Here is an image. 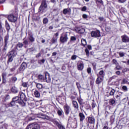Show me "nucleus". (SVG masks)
Here are the masks:
<instances>
[{"instance_id": "nucleus-4", "label": "nucleus", "mask_w": 129, "mask_h": 129, "mask_svg": "<svg viewBox=\"0 0 129 129\" xmlns=\"http://www.w3.org/2000/svg\"><path fill=\"white\" fill-rule=\"evenodd\" d=\"M17 53L16 50L13 49L8 52L7 56L8 57V59L7 61V64L9 65L10 63L12 62L14 60V57L17 56Z\"/></svg>"}, {"instance_id": "nucleus-22", "label": "nucleus", "mask_w": 129, "mask_h": 129, "mask_svg": "<svg viewBox=\"0 0 129 129\" xmlns=\"http://www.w3.org/2000/svg\"><path fill=\"white\" fill-rule=\"evenodd\" d=\"M5 26L7 32L9 33L10 30H11V26L10 25V24H9V22H8L7 20H6L5 21Z\"/></svg>"}, {"instance_id": "nucleus-26", "label": "nucleus", "mask_w": 129, "mask_h": 129, "mask_svg": "<svg viewBox=\"0 0 129 129\" xmlns=\"http://www.w3.org/2000/svg\"><path fill=\"white\" fill-rule=\"evenodd\" d=\"M68 13H71V9L70 8L64 9L63 10V15H67Z\"/></svg>"}, {"instance_id": "nucleus-25", "label": "nucleus", "mask_w": 129, "mask_h": 129, "mask_svg": "<svg viewBox=\"0 0 129 129\" xmlns=\"http://www.w3.org/2000/svg\"><path fill=\"white\" fill-rule=\"evenodd\" d=\"M29 43H30L29 40H28L27 39H25V40H24L22 44H23V46L24 47V48H27L28 47V45H29Z\"/></svg>"}, {"instance_id": "nucleus-58", "label": "nucleus", "mask_w": 129, "mask_h": 129, "mask_svg": "<svg viewBox=\"0 0 129 129\" xmlns=\"http://www.w3.org/2000/svg\"><path fill=\"white\" fill-rule=\"evenodd\" d=\"M2 78H7V73H3L2 74Z\"/></svg>"}, {"instance_id": "nucleus-42", "label": "nucleus", "mask_w": 129, "mask_h": 129, "mask_svg": "<svg viewBox=\"0 0 129 129\" xmlns=\"http://www.w3.org/2000/svg\"><path fill=\"white\" fill-rule=\"evenodd\" d=\"M123 84H129L128 81H127V80L126 79H123L122 80Z\"/></svg>"}, {"instance_id": "nucleus-60", "label": "nucleus", "mask_w": 129, "mask_h": 129, "mask_svg": "<svg viewBox=\"0 0 129 129\" xmlns=\"http://www.w3.org/2000/svg\"><path fill=\"white\" fill-rule=\"evenodd\" d=\"M115 68L117 70H120V66H119L118 64H116Z\"/></svg>"}, {"instance_id": "nucleus-9", "label": "nucleus", "mask_w": 129, "mask_h": 129, "mask_svg": "<svg viewBox=\"0 0 129 129\" xmlns=\"http://www.w3.org/2000/svg\"><path fill=\"white\" fill-rule=\"evenodd\" d=\"M92 38H99L100 37V31L99 30L93 31L91 32Z\"/></svg>"}, {"instance_id": "nucleus-17", "label": "nucleus", "mask_w": 129, "mask_h": 129, "mask_svg": "<svg viewBox=\"0 0 129 129\" xmlns=\"http://www.w3.org/2000/svg\"><path fill=\"white\" fill-rule=\"evenodd\" d=\"M11 91L12 93L14 94H16V93H18L19 92V90H18V88L15 86H13L11 87Z\"/></svg>"}, {"instance_id": "nucleus-21", "label": "nucleus", "mask_w": 129, "mask_h": 129, "mask_svg": "<svg viewBox=\"0 0 129 129\" xmlns=\"http://www.w3.org/2000/svg\"><path fill=\"white\" fill-rule=\"evenodd\" d=\"M76 41V37L75 36H71L70 40L68 42V45H71L73 42H75Z\"/></svg>"}, {"instance_id": "nucleus-5", "label": "nucleus", "mask_w": 129, "mask_h": 129, "mask_svg": "<svg viewBox=\"0 0 129 129\" xmlns=\"http://www.w3.org/2000/svg\"><path fill=\"white\" fill-rule=\"evenodd\" d=\"M67 127L76 128L77 127V121L76 120H73L72 118L69 117Z\"/></svg>"}, {"instance_id": "nucleus-27", "label": "nucleus", "mask_w": 129, "mask_h": 129, "mask_svg": "<svg viewBox=\"0 0 129 129\" xmlns=\"http://www.w3.org/2000/svg\"><path fill=\"white\" fill-rule=\"evenodd\" d=\"M58 39H57V38H54V37H53L50 41V45H53V44H55V43H57V40Z\"/></svg>"}, {"instance_id": "nucleus-39", "label": "nucleus", "mask_w": 129, "mask_h": 129, "mask_svg": "<svg viewBox=\"0 0 129 129\" xmlns=\"http://www.w3.org/2000/svg\"><path fill=\"white\" fill-rule=\"evenodd\" d=\"M36 87L38 88V89H41V88H43V85L38 83L36 84Z\"/></svg>"}, {"instance_id": "nucleus-50", "label": "nucleus", "mask_w": 129, "mask_h": 129, "mask_svg": "<svg viewBox=\"0 0 129 129\" xmlns=\"http://www.w3.org/2000/svg\"><path fill=\"white\" fill-rule=\"evenodd\" d=\"M87 10V8L86 7V6H84L82 9H81V11L82 12H85L86 11V10Z\"/></svg>"}, {"instance_id": "nucleus-36", "label": "nucleus", "mask_w": 129, "mask_h": 129, "mask_svg": "<svg viewBox=\"0 0 129 129\" xmlns=\"http://www.w3.org/2000/svg\"><path fill=\"white\" fill-rule=\"evenodd\" d=\"M18 80V79L16 77H12L11 78V82L12 83H16V81Z\"/></svg>"}, {"instance_id": "nucleus-8", "label": "nucleus", "mask_w": 129, "mask_h": 129, "mask_svg": "<svg viewBox=\"0 0 129 129\" xmlns=\"http://www.w3.org/2000/svg\"><path fill=\"white\" fill-rule=\"evenodd\" d=\"M8 20L11 23H17V21H18V18L17 16H15L14 15L10 14L8 16Z\"/></svg>"}, {"instance_id": "nucleus-62", "label": "nucleus", "mask_w": 129, "mask_h": 129, "mask_svg": "<svg viewBox=\"0 0 129 129\" xmlns=\"http://www.w3.org/2000/svg\"><path fill=\"white\" fill-rule=\"evenodd\" d=\"M83 19H87V18H88V16L86 14H83Z\"/></svg>"}, {"instance_id": "nucleus-45", "label": "nucleus", "mask_w": 129, "mask_h": 129, "mask_svg": "<svg viewBox=\"0 0 129 129\" xmlns=\"http://www.w3.org/2000/svg\"><path fill=\"white\" fill-rule=\"evenodd\" d=\"M112 62L115 65H118V62H117V60H116L115 59H113Z\"/></svg>"}, {"instance_id": "nucleus-18", "label": "nucleus", "mask_w": 129, "mask_h": 129, "mask_svg": "<svg viewBox=\"0 0 129 129\" xmlns=\"http://www.w3.org/2000/svg\"><path fill=\"white\" fill-rule=\"evenodd\" d=\"M24 46V44L22 42H18L15 46V49L16 50H21L22 48Z\"/></svg>"}, {"instance_id": "nucleus-12", "label": "nucleus", "mask_w": 129, "mask_h": 129, "mask_svg": "<svg viewBox=\"0 0 129 129\" xmlns=\"http://www.w3.org/2000/svg\"><path fill=\"white\" fill-rule=\"evenodd\" d=\"M27 66H28V63L24 61L22 63L20 67L18 69V70H19V71H25Z\"/></svg>"}, {"instance_id": "nucleus-20", "label": "nucleus", "mask_w": 129, "mask_h": 129, "mask_svg": "<svg viewBox=\"0 0 129 129\" xmlns=\"http://www.w3.org/2000/svg\"><path fill=\"white\" fill-rule=\"evenodd\" d=\"M98 70H100L99 72V74H98L99 76L102 78H104V76H105V72H104V71L102 70V68L99 69Z\"/></svg>"}, {"instance_id": "nucleus-3", "label": "nucleus", "mask_w": 129, "mask_h": 129, "mask_svg": "<svg viewBox=\"0 0 129 129\" xmlns=\"http://www.w3.org/2000/svg\"><path fill=\"white\" fill-rule=\"evenodd\" d=\"M10 45V36L9 35V33H8L4 37V46L2 49L3 53H7V50H8V48H9V45Z\"/></svg>"}, {"instance_id": "nucleus-23", "label": "nucleus", "mask_w": 129, "mask_h": 129, "mask_svg": "<svg viewBox=\"0 0 129 129\" xmlns=\"http://www.w3.org/2000/svg\"><path fill=\"white\" fill-rule=\"evenodd\" d=\"M38 79L39 80H40L41 81H42L43 82H45V77L44 75H42L41 74H39L37 76Z\"/></svg>"}, {"instance_id": "nucleus-53", "label": "nucleus", "mask_w": 129, "mask_h": 129, "mask_svg": "<svg viewBox=\"0 0 129 129\" xmlns=\"http://www.w3.org/2000/svg\"><path fill=\"white\" fill-rule=\"evenodd\" d=\"M4 32V29H3V26L2 25V23L0 22V33Z\"/></svg>"}, {"instance_id": "nucleus-48", "label": "nucleus", "mask_w": 129, "mask_h": 129, "mask_svg": "<svg viewBox=\"0 0 129 129\" xmlns=\"http://www.w3.org/2000/svg\"><path fill=\"white\" fill-rule=\"evenodd\" d=\"M56 55H57V52H53L52 53V58H54L55 59L56 58Z\"/></svg>"}, {"instance_id": "nucleus-7", "label": "nucleus", "mask_w": 129, "mask_h": 129, "mask_svg": "<svg viewBox=\"0 0 129 129\" xmlns=\"http://www.w3.org/2000/svg\"><path fill=\"white\" fill-rule=\"evenodd\" d=\"M69 40V37H68V34L67 33H63L61 34L59 41L61 44H66Z\"/></svg>"}, {"instance_id": "nucleus-24", "label": "nucleus", "mask_w": 129, "mask_h": 129, "mask_svg": "<svg viewBox=\"0 0 129 129\" xmlns=\"http://www.w3.org/2000/svg\"><path fill=\"white\" fill-rule=\"evenodd\" d=\"M79 115L80 116V121H83L84 119H85V115L83 113H79Z\"/></svg>"}, {"instance_id": "nucleus-10", "label": "nucleus", "mask_w": 129, "mask_h": 129, "mask_svg": "<svg viewBox=\"0 0 129 129\" xmlns=\"http://www.w3.org/2000/svg\"><path fill=\"white\" fill-rule=\"evenodd\" d=\"M32 127L37 128V129H40V125L38 124L37 123H32L31 124H28L26 129H30L32 128Z\"/></svg>"}, {"instance_id": "nucleus-51", "label": "nucleus", "mask_w": 129, "mask_h": 129, "mask_svg": "<svg viewBox=\"0 0 129 129\" xmlns=\"http://www.w3.org/2000/svg\"><path fill=\"white\" fill-rule=\"evenodd\" d=\"M85 51L86 53L87 56H89V50H88V49L86 48Z\"/></svg>"}, {"instance_id": "nucleus-46", "label": "nucleus", "mask_w": 129, "mask_h": 129, "mask_svg": "<svg viewBox=\"0 0 129 129\" xmlns=\"http://www.w3.org/2000/svg\"><path fill=\"white\" fill-rule=\"evenodd\" d=\"M58 127L59 129H66L65 128V127H64V126H63L62 125H61L60 124H59V123H58Z\"/></svg>"}, {"instance_id": "nucleus-52", "label": "nucleus", "mask_w": 129, "mask_h": 129, "mask_svg": "<svg viewBox=\"0 0 129 129\" xmlns=\"http://www.w3.org/2000/svg\"><path fill=\"white\" fill-rule=\"evenodd\" d=\"M87 72L88 74H90L91 73V68H88L87 70Z\"/></svg>"}, {"instance_id": "nucleus-32", "label": "nucleus", "mask_w": 129, "mask_h": 129, "mask_svg": "<svg viewBox=\"0 0 129 129\" xmlns=\"http://www.w3.org/2000/svg\"><path fill=\"white\" fill-rule=\"evenodd\" d=\"M110 105H115V100L113 99H110L109 101Z\"/></svg>"}, {"instance_id": "nucleus-57", "label": "nucleus", "mask_w": 129, "mask_h": 129, "mask_svg": "<svg viewBox=\"0 0 129 129\" xmlns=\"http://www.w3.org/2000/svg\"><path fill=\"white\" fill-rule=\"evenodd\" d=\"M119 55L120 57L124 56V53L123 52H119Z\"/></svg>"}, {"instance_id": "nucleus-41", "label": "nucleus", "mask_w": 129, "mask_h": 129, "mask_svg": "<svg viewBox=\"0 0 129 129\" xmlns=\"http://www.w3.org/2000/svg\"><path fill=\"white\" fill-rule=\"evenodd\" d=\"M114 92H115V90H114V89H112V90H111V91L109 93V95H111V96L114 95Z\"/></svg>"}, {"instance_id": "nucleus-19", "label": "nucleus", "mask_w": 129, "mask_h": 129, "mask_svg": "<svg viewBox=\"0 0 129 129\" xmlns=\"http://www.w3.org/2000/svg\"><path fill=\"white\" fill-rule=\"evenodd\" d=\"M78 70H80V71H82L83 69L84 68V64L82 62H78L77 63Z\"/></svg>"}, {"instance_id": "nucleus-40", "label": "nucleus", "mask_w": 129, "mask_h": 129, "mask_svg": "<svg viewBox=\"0 0 129 129\" xmlns=\"http://www.w3.org/2000/svg\"><path fill=\"white\" fill-rule=\"evenodd\" d=\"M43 23L44 25H46V24H48V18H44L43 20Z\"/></svg>"}, {"instance_id": "nucleus-37", "label": "nucleus", "mask_w": 129, "mask_h": 129, "mask_svg": "<svg viewBox=\"0 0 129 129\" xmlns=\"http://www.w3.org/2000/svg\"><path fill=\"white\" fill-rule=\"evenodd\" d=\"M11 15H13V16L17 17V16H18V10L15 9L14 11H13Z\"/></svg>"}, {"instance_id": "nucleus-55", "label": "nucleus", "mask_w": 129, "mask_h": 129, "mask_svg": "<svg viewBox=\"0 0 129 129\" xmlns=\"http://www.w3.org/2000/svg\"><path fill=\"white\" fill-rule=\"evenodd\" d=\"M55 37H54V38H56V39L58 40V36H59V32H56L55 34H54Z\"/></svg>"}, {"instance_id": "nucleus-44", "label": "nucleus", "mask_w": 129, "mask_h": 129, "mask_svg": "<svg viewBox=\"0 0 129 129\" xmlns=\"http://www.w3.org/2000/svg\"><path fill=\"white\" fill-rule=\"evenodd\" d=\"M82 42V45H83V46H85V45H86V40L84 39H82L81 40Z\"/></svg>"}, {"instance_id": "nucleus-38", "label": "nucleus", "mask_w": 129, "mask_h": 129, "mask_svg": "<svg viewBox=\"0 0 129 129\" xmlns=\"http://www.w3.org/2000/svg\"><path fill=\"white\" fill-rule=\"evenodd\" d=\"M96 3L97 4V5H103V1H102V0H96Z\"/></svg>"}, {"instance_id": "nucleus-34", "label": "nucleus", "mask_w": 129, "mask_h": 129, "mask_svg": "<svg viewBox=\"0 0 129 129\" xmlns=\"http://www.w3.org/2000/svg\"><path fill=\"white\" fill-rule=\"evenodd\" d=\"M78 101L79 104H80V105H82V104H84V101L83 100V99H81V98H78Z\"/></svg>"}, {"instance_id": "nucleus-11", "label": "nucleus", "mask_w": 129, "mask_h": 129, "mask_svg": "<svg viewBox=\"0 0 129 129\" xmlns=\"http://www.w3.org/2000/svg\"><path fill=\"white\" fill-rule=\"evenodd\" d=\"M63 109L66 115H68L70 113V111H71V107L68 104H66L63 106Z\"/></svg>"}, {"instance_id": "nucleus-15", "label": "nucleus", "mask_w": 129, "mask_h": 129, "mask_svg": "<svg viewBox=\"0 0 129 129\" xmlns=\"http://www.w3.org/2000/svg\"><path fill=\"white\" fill-rule=\"evenodd\" d=\"M121 40L123 43H129V37L126 35L121 36Z\"/></svg>"}, {"instance_id": "nucleus-28", "label": "nucleus", "mask_w": 129, "mask_h": 129, "mask_svg": "<svg viewBox=\"0 0 129 129\" xmlns=\"http://www.w3.org/2000/svg\"><path fill=\"white\" fill-rule=\"evenodd\" d=\"M88 120L89 123H91L92 124H93V123H94L95 119L93 117H89Z\"/></svg>"}, {"instance_id": "nucleus-14", "label": "nucleus", "mask_w": 129, "mask_h": 129, "mask_svg": "<svg viewBox=\"0 0 129 129\" xmlns=\"http://www.w3.org/2000/svg\"><path fill=\"white\" fill-rule=\"evenodd\" d=\"M97 78L96 80L95 83L96 84H97V85H99V84H101V83H102V81L104 80V78H101L100 76H99V75H97Z\"/></svg>"}, {"instance_id": "nucleus-6", "label": "nucleus", "mask_w": 129, "mask_h": 129, "mask_svg": "<svg viewBox=\"0 0 129 129\" xmlns=\"http://www.w3.org/2000/svg\"><path fill=\"white\" fill-rule=\"evenodd\" d=\"M38 118H42L43 119H46L47 120H49V119H50V117L49 116L43 113L37 114L36 117H31V119L32 120H38Z\"/></svg>"}, {"instance_id": "nucleus-35", "label": "nucleus", "mask_w": 129, "mask_h": 129, "mask_svg": "<svg viewBox=\"0 0 129 129\" xmlns=\"http://www.w3.org/2000/svg\"><path fill=\"white\" fill-rule=\"evenodd\" d=\"M57 114L59 116H61L63 114V110L61 109H57Z\"/></svg>"}, {"instance_id": "nucleus-63", "label": "nucleus", "mask_w": 129, "mask_h": 129, "mask_svg": "<svg viewBox=\"0 0 129 129\" xmlns=\"http://www.w3.org/2000/svg\"><path fill=\"white\" fill-rule=\"evenodd\" d=\"M87 48L89 50H92V46H91L90 45H87Z\"/></svg>"}, {"instance_id": "nucleus-47", "label": "nucleus", "mask_w": 129, "mask_h": 129, "mask_svg": "<svg viewBox=\"0 0 129 129\" xmlns=\"http://www.w3.org/2000/svg\"><path fill=\"white\" fill-rule=\"evenodd\" d=\"M29 52H34L35 51V47H31L28 49Z\"/></svg>"}, {"instance_id": "nucleus-29", "label": "nucleus", "mask_w": 129, "mask_h": 129, "mask_svg": "<svg viewBox=\"0 0 129 129\" xmlns=\"http://www.w3.org/2000/svg\"><path fill=\"white\" fill-rule=\"evenodd\" d=\"M73 105L75 108L78 109L79 107L78 106V103H77L76 101H73Z\"/></svg>"}, {"instance_id": "nucleus-56", "label": "nucleus", "mask_w": 129, "mask_h": 129, "mask_svg": "<svg viewBox=\"0 0 129 129\" xmlns=\"http://www.w3.org/2000/svg\"><path fill=\"white\" fill-rule=\"evenodd\" d=\"M36 62H37V60L31 59L30 60V63H31L32 64H35V63H36Z\"/></svg>"}, {"instance_id": "nucleus-59", "label": "nucleus", "mask_w": 129, "mask_h": 129, "mask_svg": "<svg viewBox=\"0 0 129 129\" xmlns=\"http://www.w3.org/2000/svg\"><path fill=\"white\" fill-rule=\"evenodd\" d=\"M118 2L121 4H123V3H125V2H126V0H118Z\"/></svg>"}, {"instance_id": "nucleus-64", "label": "nucleus", "mask_w": 129, "mask_h": 129, "mask_svg": "<svg viewBox=\"0 0 129 129\" xmlns=\"http://www.w3.org/2000/svg\"><path fill=\"white\" fill-rule=\"evenodd\" d=\"M81 129H88V127H87V126H82L81 127Z\"/></svg>"}, {"instance_id": "nucleus-54", "label": "nucleus", "mask_w": 129, "mask_h": 129, "mask_svg": "<svg viewBox=\"0 0 129 129\" xmlns=\"http://www.w3.org/2000/svg\"><path fill=\"white\" fill-rule=\"evenodd\" d=\"M22 86H23V87H28V83H23Z\"/></svg>"}, {"instance_id": "nucleus-1", "label": "nucleus", "mask_w": 129, "mask_h": 129, "mask_svg": "<svg viewBox=\"0 0 129 129\" xmlns=\"http://www.w3.org/2000/svg\"><path fill=\"white\" fill-rule=\"evenodd\" d=\"M24 101H27V98L25 93L20 92L18 96L14 97L10 103L8 104L9 107H13L16 106L17 103H19L21 106H26V103Z\"/></svg>"}, {"instance_id": "nucleus-31", "label": "nucleus", "mask_w": 129, "mask_h": 129, "mask_svg": "<svg viewBox=\"0 0 129 129\" xmlns=\"http://www.w3.org/2000/svg\"><path fill=\"white\" fill-rule=\"evenodd\" d=\"M78 31L80 34H84V33H85V29L80 28L78 29Z\"/></svg>"}, {"instance_id": "nucleus-43", "label": "nucleus", "mask_w": 129, "mask_h": 129, "mask_svg": "<svg viewBox=\"0 0 129 129\" xmlns=\"http://www.w3.org/2000/svg\"><path fill=\"white\" fill-rule=\"evenodd\" d=\"M122 89L123 90V91L126 92V91H127V87H126V86H123L122 87Z\"/></svg>"}, {"instance_id": "nucleus-13", "label": "nucleus", "mask_w": 129, "mask_h": 129, "mask_svg": "<svg viewBox=\"0 0 129 129\" xmlns=\"http://www.w3.org/2000/svg\"><path fill=\"white\" fill-rule=\"evenodd\" d=\"M45 82H47V83H50L51 82V77H50V74L48 73V72H46L45 73Z\"/></svg>"}, {"instance_id": "nucleus-2", "label": "nucleus", "mask_w": 129, "mask_h": 129, "mask_svg": "<svg viewBox=\"0 0 129 129\" xmlns=\"http://www.w3.org/2000/svg\"><path fill=\"white\" fill-rule=\"evenodd\" d=\"M48 11V4L46 0H42L41 5L38 9V13L40 15L45 14Z\"/></svg>"}, {"instance_id": "nucleus-49", "label": "nucleus", "mask_w": 129, "mask_h": 129, "mask_svg": "<svg viewBox=\"0 0 129 129\" xmlns=\"http://www.w3.org/2000/svg\"><path fill=\"white\" fill-rule=\"evenodd\" d=\"M76 58H77V55H74L72 56L71 59L72 60H76Z\"/></svg>"}, {"instance_id": "nucleus-30", "label": "nucleus", "mask_w": 129, "mask_h": 129, "mask_svg": "<svg viewBox=\"0 0 129 129\" xmlns=\"http://www.w3.org/2000/svg\"><path fill=\"white\" fill-rule=\"evenodd\" d=\"M34 96H35L37 98H39V97H40V92H39V91L38 90L34 91Z\"/></svg>"}, {"instance_id": "nucleus-61", "label": "nucleus", "mask_w": 129, "mask_h": 129, "mask_svg": "<svg viewBox=\"0 0 129 129\" xmlns=\"http://www.w3.org/2000/svg\"><path fill=\"white\" fill-rule=\"evenodd\" d=\"M105 30L106 32H109L110 31V28L109 27H105Z\"/></svg>"}, {"instance_id": "nucleus-16", "label": "nucleus", "mask_w": 129, "mask_h": 129, "mask_svg": "<svg viewBox=\"0 0 129 129\" xmlns=\"http://www.w3.org/2000/svg\"><path fill=\"white\" fill-rule=\"evenodd\" d=\"M28 39L29 43H34V42H35V37H34V36L32 33L28 34Z\"/></svg>"}, {"instance_id": "nucleus-33", "label": "nucleus", "mask_w": 129, "mask_h": 129, "mask_svg": "<svg viewBox=\"0 0 129 129\" xmlns=\"http://www.w3.org/2000/svg\"><path fill=\"white\" fill-rule=\"evenodd\" d=\"M10 99H11V96H10V95L9 94H6L5 95V100L4 101V102H5V101H8Z\"/></svg>"}]
</instances>
